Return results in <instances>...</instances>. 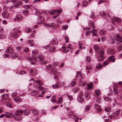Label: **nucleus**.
I'll use <instances>...</instances> for the list:
<instances>
[{"instance_id": "1", "label": "nucleus", "mask_w": 122, "mask_h": 122, "mask_svg": "<svg viewBox=\"0 0 122 122\" xmlns=\"http://www.w3.org/2000/svg\"><path fill=\"white\" fill-rule=\"evenodd\" d=\"M34 10L35 11V12L36 14H39L38 17V19L37 22V24H41L42 23V21L44 19L43 17H42L41 15L40 14L41 12L40 10H38L34 8Z\"/></svg>"}, {"instance_id": "2", "label": "nucleus", "mask_w": 122, "mask_h": 122, "mask_svg": "<svg viewBox=\"0 0 122 122\" xmlns=\"http://www.w3.org/2000/svg\"><path fill=\"white\" fill-rule=\"evenodd\" d=\"M30 111L28 110H24L23 111L20 110H18L15 112V115L17 116L21 115L24 113L25 115H28L30 113Z\"/></svg>"}, {"instance_id": "3", "label": "nucleus", "mask_w": 122, "mask_h": 122, "mask_svg": "<svg viewBox=\"0 0 122 122\" xmlns=\"http://www.w3.org/2000/svg\"><path fill=\"white\" fill-rule=\"evenodd\" d=\"M20 31L16 28H14L13 29V32L11 35V37L13 38H16L18 37L19 33Z\"/></svg>"}, {"instance_id": "4", "label": "nucleus", "mask_w": 122, "mask_h": 122, "mask_svg": "<svg viewBox=\"0 0 122 122\" xmlns=\"http://www.w3.org/2000/svg\"><path fill=\"white\" fill-rule=\"evenodd\" d=\"M51 74L54 75V78L55 80H56L58 77V75L59 74V72H57V69L55 68H53L51 71Z\"/></svg>"}, {"instance_id": "5", "label": "nucleus", "mask_w": 122, "mask_h": 122, "mask_svg": "<svg viewBox=\"0 0 122 122\" xmlns=\"http://www.w3.org/2000/svg\"><path fill=\"white\" fill-rule=\"evenodd\" d=\"M100 50V49L99 50L100 51V52H99L98 53L99 55V56L98 57V60L99 61H102L103 59L104 58L103 55L104 54V51L102 50L101 51Z\"/></svg>"}, {"instance_id": "6", "label": "nucleus", "mask_w": 122, "mask_h": 122, "mask_svg": "<svg viewBox=\"0 0 122 122\" xmlns=\"http://www.w3.org/2000/svg\"><path fill=\"white\" fill-rule=\"evenodd\" d=\"M94 27L92 28L93 30L92 31H86V34L87 35H88L89 34H88V33H92V34L93 36H98V35L97 34V30L94 29Z\"/></svg>"}, {"instance_id": "7", "label": "nucleus", "mask_w": 122, "mask_h": 122, "mask_svg": "<svg viewBox=\"0 0 122 122\" xmlns=\"http://www.w3.org/2000/svg\"><path fill=\"white\" fill-rule=\"evenodd\" d=\"M43 25L45 27H50L53 29L58 28V27L54 24L53 23L51 24V25H50L49 24L44 23L43 24Z\"/></svg>"}, {"instance_id": "8", "label": "nucleus", "mask_w": 122, "mask_h": 122, "mask_svg": "<svg viewBox=\"0 0 122 122\" xmlns=\"http://www.w3.org/2000/svg\"><path fill=\"white\" fill-rule=\"evenodd\" d=\"M72 47V46L71 45H69L67 47H62V51L64 52H66L69 51V49H71Z\"/></svg>"}, {"instance_id": "9", "label": "nucleus", "mask_w": 122, "mask_h": 122, "mask_svg": "<svg viewBox=\"0 0 122 122\" xmlns=\"http://www.w3.org/2000/svg\"><path fill=\"white\" fill-rule=\"evenodd\" d=\"M112 22H115L117 23L121 22L122 21L121 19L115 17H113L112 18Z\"/></svg>"}, {"instance_id": "10", "label": "nucleus", "mask_w": 122, "mask_h": 122, "mask_svg": "<svg viewBox=\"0 0 122 122\" xmlns=\"http://www.w3.org/2000/svg\"><path fill=\"white\" fill-rule=\"evenodd\" d=\"M114 38L116 41L119 42H122V40L119 34H116L114 36Z\"/></svg>"}, {"instance_id": "11", "label": "nucleus", "mask_w": 122, "mask_h": 122, "mask_svg": "<svg viewBox=\"0 0 122 122\" xmlns=\"http://www.w3.org/2000/svg\"><path fill=\"white\" fill-rule=\"evenodd\" d=\"M2 15L3 17L6 19H8L10 16V14L9 13L5 11L2 12Z\"/></svg>"}, {"instance_id": "12", "label": "nucleus", "mask_w": 122, "mask_h": 122, "mask_svg": "<svg viewBox=\"0 0 122 122\" xmlns=\"http://www.w3.org/2000/svg\"><path fill=\"white\" fill-rule=\"evenodd\" d=\"M32 53L33 54L32 57L36 61H37L36 60V56L35 54H37L38 53V51L37 50H34L32 51Z\"/></svg>"}, {"instance_id": "13", "label": "nucleus", "mask_w": 122, "mask_h": 122, "mask_svg": "<svg viewBox=\"0 0 122 122\" xmlns=\"http://www.w3.org/2000/svg\"><path fill=\"white\" fill-rule=\"evenodd\" d=\"M58 41L57 39L54 38L51 40V43L52 45H56L58 44Z\"/></svg>"}, {"instance_id": "14", "label": "nucleus", "mask_w": 122, "mask_h": 122, "mask_svg": "<svg viewBox=\"0 0 122 122\" xmlns=\"http://www.w3.org/2000/svg\"><path fill=\"white\" fill-rule=\"evenodd\" d=\"M99 14L101 16L107 18L108 17H109L108 15H107L106 13L102 11L100 12Z\"/></svg>"}, {"instance_id": "15", "label": "nucleus", "mask_w": 122, "mask_h": 122, "mask_svg": "<svg viewBox=\"0 0 122 122\" xmlns=\"http://www.w3.org/2000/svg\"><path fill=\"white\" fill-rule=\"evenodd\" d=\"M2 99L3 100L8 99L9 101L10 100L8 98V96L7 94H4L2 95L1 96Z\"/></svg>"}, {"instance_id": "16", "label": "nucleus", "mask_w": 122, "mask_h": 122, "mask_svg": "<svg viewBox=\"0 0 122 122\" xmlns=\"http://www.w3.org/2000/svg\"><path fill=\"white\" fill-rule=\"evenodd\" d=\"M5 116L7 118H9L10 117V116L12 115L11 117H15L11 113H10L9 112H5Z\"/></svg>"}, {"instance_id": "17", "label": "nucleus", "mask_w": 122, "mask_h": 122, "mask_svg": "<svg viewBox=\"0 0 122 122\" xmlns=\"http://www.w3.org/2000/svg\"><path fill=\"white\" fill-rule=\"evenodd\" d=\"M38 93V91L37 90H35L31 91V95L33 96H35L37 95Z\"/></svg>"}, {"instance_id": "18", "label": "nucleus", "mask_w": 122, "mask_h": 122, "mask_svg": "<svg viewBox=\"0 0 122 122\" xmlns=\"http://www.w3.org/2000/svg\"><path fill=\"white\" fill-rule=\"evenodd\" d=\"M106 33L107 32L105 30L102 29L99 31V34L100 35L103 36L106 34Z\"/></svg>"}, {"instance_id": "19", "label": "nucleus", "mask_w": 122, "mask_h": 122, "mask_svg": "<svg viewBox=\"0 0 122 122\" xmlns=\"http://www.w3.org/2000/svg\"><path fill=\"white\" fill-rule=\"evenodd\" d=\"M30 72L31 73H32L35 75L37 73V71L36 70L35 68H31L29 70Z\"/></svg>"}, {"instance_id": "20", "label": "nucleus", "mask_w": 122, "mask_h": 122, "mask_svg": "<svg viewBox=\"0 0 122 122\" xmlns=\"http://www.w3.org/2000/svg\"><path fill=\"white\" fill-rule=\"evenodd\" d=\"M94 49L95 51H97V53H98L99 52H100V51L99 50V49H101L100 50L102 51V50L103 51H104L103 49V48H98V46L96 45H95L94 46Z\"/></svg>"}, {"instance_id": "21", "label": "nucleus", "mask_w": 122, "mask_h": 122, "mask_svg": "<svg viewBox=\"0 0 122 122\" xmlns=\"http://www.w3.org/2000/svg\"><path fill=\"white\" fill-rule=\"evenodd\" d=\"M6 52L8 53L11 54L13 52V49L11 47H8L6 49Z\"/></svg>"}, {"instance_id": "22", "label": "nucleus", "mask_w": 122, "mask_h": 122, "mask_svg": "<svg viewBox=\"0 0 122 122\" xmlns=\"http://www.w3.org/2000/svg\"><path fill=\"white\" fill-rule=\"evenodd\" d=\"M77 100L79 102H82L84 101V99L82 95H80L77 98Z\"/></svg>"}, {"instance_id": "23", "label": "nucleus", "mask_w": 122, "mask_h": 122, "mask_svg": "<svg viewBox=\"0 0 122 122\" xmlns=\"http://www.w3.org/2000/svg\"><path fill=\"white\" fill-rule=\"evenodd\" d=\"M94 107L95 108L97 109V111L98 112H101L102 109L101 108V106L97 104H95Z\"/></svg>"}, {"instance_id": "24", "label": "nucleus", "mask_w": 122, "mask_h": 122, "mask_svg": "<svg viewBox=\"0 0 122 122\" xmlns=\"http://www.w3.org/2000/svg\"><path fill=\"white\" fill-rule=\"evenodd\" d=\"M55 50V47L54 46H51L49 48V51L50 52H54Z\"/></svg>"}, {"instance_id": "25", "label": "nucleus", "mask_w": 122, "mask_h": 122, "mask_svg": "<svg viewBox=\"0 0 122 122\" xmlns=\"http://www.w3.org/2000/svg\"><path fill=\"white\" fill-rule=\"evenodd\" d=\"M62 10L61 9L60 10H57V13L56 14V15L54 16L53 17L54 18H56V17L58 16L61 13L62 11Z\"/></svg>"}, {"instance_id": "26", "label": "nucleus", "mask_w": 122, "mask_h": 122, "mask_svg": "<svg viewBox=\"0 0 122 122\" xmlns=\"http://www.w3.org/2000/svg\"><path fill=\"white\" fill-rule=\"evenodd\" d=\"M108 60L110 62H114L115 61V59L114 58L113 56H112L108 58Z\"/></svg>"}, {"instance_id": "27", "label": "nucleus", "mask_w": 122, "mask_h": 122, "mask_svg": "<svg viewBox=\"0 0 122 122\" xmlns=\"http://www.w3.org/2000/svg\"><path fill=\"white\" fill-rule=\"evenodd\" d=\"M93 83L91 82L90 83H88L87 84V86L89 88V89H92L93 88Z\"/></svg>"}, {"instance_id": "28", "label": "nucleus", "mask_w": 122, "mask_h": 122, "mask_svg": "<svg viewBox=\"0 0 122 122\" xmlns=\"http://www.w3.org/2000/svg\"><path fill=\"white\" fill-rule=\"evenodd\" d=\"M33 114L35 116H37L39 114V112L38 110L35 109L33 110Z\"/></svg>"}, {"instance_id": "29", "label": "nucleus", "mask_w": 122, "mask_h": 122, "mask_svg": "<svg viewBox=\"0 0 122 122\" xmlns=\"http://www.w3.org/2000/svg\"><path fill=\"white\" fill-rule=\"evenodd\" d=\"M107 52L109 54L112 55L114 53V51L111 49H109L107 50Z\"/></svg>"}, {"instance_id": "30", "label": "nucleus", "mask_w": 122, "mask_h": 122, "mask_svg": "<svg viewBox=\"0 0 122 122\" xmlns=\"http://www.w3.org/2000/svg\"><path fill=\"white\" fill-rule=\"evenodd\" d=\"M86 84V82L85 81H80L79 83V85L82 86H84Z\"/></svg>"}, {"instance_id": "31", "label": "nucleus", "mask_w": 122, "mask_h": 122, "mask_svg": "<svg viewBox=\"0 0 122 122\" xmlns=\"http://www.w3.org/2000/svg\"><path fill=\"white\" fill-rule=\"evenodd\" d=\"M28 43V44H30V45L31 46H33L35 45L34 41L32 40H29Z\"/></svg>"}, {"instance_id": "32", "label": "nucleus", "mask_w": 122, "mask_h": 122, "mask_svg": "<svg viewBox=\"0 0 122 122\" xmlns=\"http://www.w3.org/2000/svg\"><path fill=\"white\" fill-rule=\"evenodd\" d=\"M22 16L20 14L16 16V19L18 20H20L22 19Z\"/></svg>"}, {"instance_id": "33", "label": "nucleus", "mask_w": 122, "mask_h": 122, "mask_svg": "<svg viewBox=\"0 0 122 122\" xmlns=\"http://www.w3.org/2000/svg\"><path fill=\"white\" fill-rule=\"evenodd\" d=\"M88 1L86 0L84 1L82 3V6L83 7H85L87 6L88 4Z\"/></svg>"}, {"instance_id": "34", "label": "nucleus", "mask_w": 122, "mask_h": 122, "mask_svg": "<svg viewBox=\"0 0 122 122\" xmlns=\"http://www.w3.org/2000/svg\"><path fill=\"white\" fill-rule=\"evenodd\" d=\"M85 98L86 99H89L90 98V95L89 93H87L85 94Z\"/></svg>"}, {"instance_id": "35", "label": "nucleus", "mask_w": 122, "mask_h": 122, "mask_svg": "<svg viewBox=\"0 0 122 122\" xmlns=\"http://www.w3.org/2000/svg\"><path fill=\"white\" fill-rule=\"evenodd\" d=\"M14 100L17 102H20L21 101L20 98L19 97H16L14 99Z\"/></svg>"}, {"instance_id": "36", "label": "nucleus", "mask_w": 122, "mask_h": 122, "mask_svg": "<svg viewBox=\"0 0 122 122\" xmlns=\"http://www.w3.org/2000/svg\"><path fill=\"white\" fill-rule=\"evenodd\" d=\"M22 3V1H20L19 2H18L17 4H14V6L15 7H17L19 5H20Z\"/></svg>"}, {"instance_id": "37", "label": "nucleus", "mask_w": 122, "mask_h": 122, "mask_svg": "<svg viewBox=\"0 0 122 122\" xmlns=\"http://www.w3.org/2000/svg\"><path fill=\"white\" fill-rule=\"evenodd\" d=\"M58 82H56V84L53 85H52V87L53 89H56L58 87Z\"/></svg>"}, {"instance_id": "38", "label": "nucleus", "mask_w": 122, "mask_h": 122, "mask_svg": "<svg viewBox=\"0 0 122 122\" xmlns=\"http://www.w3.org/2000/svg\"><path fill=\"white\" fill-rule=\"evenodd\" d=\"M120 112V110L116 111L114 113V114H115L113 115V116L114 117H116L117 115L119 114Z\"/></svg>"}, {"instance_id": "39", "label": "nucleus", "mask_w": 122, "mask_h": 122, "mask_svg": "<svg viewBox=\"0 0 122 122\" xmlns=\"http://www.w3.org/2000/svg\"><path fill=\"white\" fill-rule=\"evenodd\" d=\"M38 58L40 60H42L43 59L44 56L42 55L39 54L38 55Z\"/></svg>"}, {"instance_id": "40", "label": "nucleus", "mask_w": 122, "mask_h": 122, "mask_svg": "<svg viewBox=\"0 0 122 122\" xmlns=\"http://www.w3.org/2000/svg\"><path fill=\"white\" fill-rule=\"evenodd\" d=\"M51 102L53 103L56 102V100L55 97V96L52 97L51 99Z\"/></svg>"}, {"instance_id": "41", "label": "nucleus", "mask_w": 122, "mask_h": 122, "mask_svg": "<svg viewBox=\"0 0 122 122\" xmlns=\"http://www.w3.org/2000/svg\"><path fill=\"white\" fill-rule=\"evenodd\" d=\"M13 7V6L12 5L11 7H8L5 6H4V10L6 11L8 10L9 9H11Z\"/></svg>"}, {"instance_id": "42", "label": "nucleus", "mask_w": 122, "mask_h": 122, "mask_svg": "<svg viewBox=\"0 0 122 122\" xmlns=\"http://www.w3.org/2000/svg\"><path fill=\"white\" fill-rule=\"evenodd\" d=\"M62 97L59 98L58 101L57 102H56V103L58 104H61L62 103Z\"/></svg>"}, {"instance_id": "43", "label": "nucleus", "mask_w": 122, "mask_h": 122, "mask_svg": "<svg viewBox=\"0 0 122 122\" xmlns=\"http://www.w3.org/2000/svg\"><path fill=\"white\" fill-rule=\"evenodd\" d=\"M86 68L88 70H91L92 69V66L90 65H87L86 66Z\"/></svg>"}, {"instance_id": "44", "label": "nucleus", "mask_w": 122, "mask_h": 122, "mask_svg": "<svg viewBox=\"0 0 122 122\" xmlns=\"http://www.w3.org/2000/svg\"><path fill=\"white\" fill-rule=\"evenodd\" d=\"M57 10H52L51 11V15H54L57 12Z\"/></svg>"}, {"instance_id": "45", "label": "nucleus", "mask_w": 122, "mask_h": 122, "mask_svg": "<svg viewBox=\"0 0 122 122\" xmlns=\"http://www.w3.org/2000/svg\"><path fill=\"white\" fill-rule=\"evenodd\" d=\"M45 93V92L44 91L41 92V93L40 94L38 95V97H43V95Z\"/></svg>"}, {"instance_id": "46", "label": "nucleus", "mask_w": 122, "mask_h": 122, "mask_svg": "<svg viewBox=\"0 0 122 122\" xmlns=\"http://www.w3.org/2000/svg\"><path fill=\"white\" fill-rule=\"evenodd\" d=\"M23 13L24 15H25L28 13L29 11L27 10H23Z\"/></svg>"}, {"instance_id": "47", "label": "nucleus", "mask_w": 122, "mask_h": 122, "mask_svg": "<svg viewBox=\"0 0 122 122\" xmlns=\"http://www.w3.org/2000/svg\"><path fill=\"white\" fill-rule=\"evenodd\" d=\"M89 26L90 27H93L94 26V23L92 21H90L89 23Z\"/></svg>"}, {"instance_id": "48", "label": "nucleus", "mask_w": 122, "mask_h": 122, "mask_svg": "<svg viewBox=\"0 0 122 122\" xmlns=\"http://www.w3.org/2000/svg\"><path fill=\"white\" fill-rule=\"evenodd\" d=\"M25 31L26 33H29L31 31V29L30 28H28L25 29Z\"/></svg>"}, {"instance_id": "49", "label": "nucleus", "mask_w": 122, "mask_h": 122, "mask_svg": "<svg viewBox=\"0 0 122 122\" xmlns=\"http://www.w3.org/2000/svg\"><path fill=\"white\" fill-rule=\"evenodd\" d=\"M35 82H36V83L39 84V86L42 85V83H41V81L40 80H37L35 81Z\"/></svg>"}, {"instance_id": "50", "label": "nucleus", "mask_w": 122, "mask_h": 122, "mask_svg": "<svg viewBox=\"0 0 122 122\" xmlns=\"http://www.w3.org/2000/svg\"><path fill=\"white\" fill-rule=\"evenodd\" d=\"M106 1V0H100L98 2V5L101 4Z\"/></svg>"}, {"instance_id": "51", "label": "nucleus", "mask_w": 122, "mask_h": 122, "mask_svg": "<svg viewBox=\"0 0 122 122\" xmlns=\"http://www.w3.org/2000/svg\"><path fill=\"white\" fill-rule=\"evenodd\" d=\"M90 106L88 105L85 108V110L87 112L89 110L90 108Z\"/></svg>"}, {"instance_id": "52", "label": "nucleus", "mask_w": 122, "mask_h": 122, "mask_svg": "<svg viewBox=\"0 0 122 122\" xmlns=\"http://www.w3.org/2000/svg\"><path fill=\"white\" fill-rule=\"evenodd\" d=\"M95 92L96 94L97 95H99L101 93L100 91L99 90H96L95 91Z\"/></svg>"}, {"instance_id": "53", "label": "nucleus", "mask_w": 122, "mask_h": 122, "mask_svg": "<svg viewBox=\"0 0 122 122\" xmlns=\"http://www.w3.org/2000/svg\"><path fill=\"white\" fill-rule=\"evenodd\" d=\"M111 107H107L105 109V111L106 112H109L111 110Z\"/></svg>"}, {"instance_id": "54", "label": "nucleus", "mask_w": 122, "mask_h": 122, "mask_svg": "<svg viewBox=\"0 0 122 122\" xmlns=\"http://www.w3.org/2000/svg\"><path fill=\"white\" fill-rule=\"evenodd\" d=\"M78 44L79 46H80L79 47V48L80 49H81V48H82V49H85V48L84 47H82V43L81 42H80L78 43Z\"/></svg>"}, {"instance_id": "55", "label": "nucleus", "mask_w": 122, "mask_h": 122, "mask_svg": "<svg viewBox=\"0 0 122 122\" xmlns=\"http://www.w3.org/2000/svg\"><path fill=\"white\" fill-rule=\"evenodd\" d=\"M52 67V66L50 64H49L48 66H46V68L48 70L51 69Z\"/></svg>"}, {"instance_id": "56", "label": "nucleus", "mask_w": 122, "mask_h": 122, "mask_svg": "<svg viewBox=\"0 0 122 122\" xmlns=\"http://www.w3.org/2000/svg\"><path fill=\"white\" fill-rule=\"evenodd\" d=\"M86 60L87 61L89 62L90 61L91 58L90 57L87 56L86 57Z\"/></svg>"}, {"instance_id": "57", "label": "nucleus", "mask_w": 122, "mask_h": 122, "mask_svg": "<svg viewBox=\"0 0 122 122\" xmlns=\"http://www.w3.org/2000/svg\"><path fill=\"white\" fill-rule=\"evenodd\" d=\"M102 66L100 64H98L97 65L96 67L97 69L100 68Z\"/></svg>"}, {"instance_id": "58", "label": "nucleus", "mask_w": 122, "mask_h": 122, "mask_svg": "<svg viewBox=\"0 0 122 122\" xmlns=\"http://www.w3.org/2000/svg\"><path fill=\"white\" fill-rule=\"evenodd\" d=\"M30 5H26L24 6V7L25 9H28L30 7Z\"/></svg>"}, {"instance_id": "59", "label": "nucleus", "mask_w": 122, "mask_h": 122, "mask_svg": "<svg viewBox=\"0 0 122 122\" xmlns=\"http://www.w3.org/2000/svg\"><path fill=\"white\" fill-rule=\"evenodd\" d=\"M76 84V81H74L71 82V85L72 86H74Z\"/></svg>"}, {"instance_id": "60", "label": "nucleus", "mask_w": 122, "mask_h": 122, "mask_svg": "<svg viewBox=\"0 0 122 122\" xmlns=\"http://www.w3.org/2000/svg\"><path fill=\"white\" fill-rule=\"evenodd\" d=\"M113 92L115 94H117L118 92V90L117 89V88H113Z\"/></svg>"}, {"instance_id": "61", "label": "nucleus", "mask_w": 122, "mask_h": 122, "mask_svg": "<svg viewBox=\"0 0 122 122\" xmlns=\"http://www.w3.org/2000/svg\"><path fill=\"white\" fill-rule=\"evenodd\" d=\"M106 38L105 36H103V37L101 38V40L102 42H104L106 40Z\"/></svg>"}, {"instance_id": "62", "label": "nucleus", "mask_w": 122, "mask_h": 122, "mask_svg": "<svg viewBox=\"0 0 122 122\" xmlns=\"http://www.w3.org/2000/svg\"><path fill=\"white\" fill-rule=\"evenodd\" d=\"M26 73L25 72L23 71H21L19 73V74L20 75H23Z\"/></svg>"}, {"instance_id": "63", "label": "nucleus", "mask_w": 122, "mask_h": 122, "mask_svg": "<svg viewBox=\"0 0 122 122\" xmlns=\"http://www.w3.org/2000/svg\"><path fill=\"white\" fill-rule=\"evenodd\" d=\"M65 39L66 40V43L68 42L69 38L67 36H65Z\"/></svg>"}, {"instance_id": "64", "label": "nucleus", "mask_w": 122, "mask_h": 122, "mask_svg": "<svg viewBox=\"0 0 122 122\" xmlns=\"http://www.w3.org/2000/svg\"><path fill=\"white\" fill-rule=\"evenodd\" d=\"M3 56L5 58H8L10 56L8 54H5L3 55Z\"/></svg>"}]
</instances>
